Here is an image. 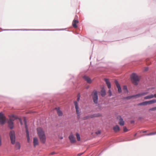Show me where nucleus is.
Listing matches in <instances>:
<instances>
[{
	"label": "nucleus",
	"instance_id": "obj_1",
	"mask_svg": "<svg viewBox=\"0 0 156 156\" xmlns=\"http://www.w3.org/2000/svg\"><path fill=\"white\" fill-rule=\"evenodd\" d=\"M37 131L40 141L42 143H44L46 141V136L44 131L40 127L37 128Z\"/></svg>",
	"mask_w": 156,
	"mask_h": 156
},
{
	"label": "nucleus",
	"instance_id": "obj_2",
	"mask_svg": "<svg viewBox=\"0 0 156 156\" xmlns=\"http://www.w3.org/2000/svg\"><path fill=\"white\" fill-rule=\"evenodd\" d=\"M140 78L135 73L132 74L131 76V80L132 83L135 85H137L140 80Z\"/></svg>",
	"mask_w": 156,
	"mask_h": 156
},
{
	"label": "nucleus",
	"instance_id": "obj_3",
	"mask_svg": "<svg viewBox=\"0 0 156 156\" xmlns=\"http://www.w3.org/2000/svg\"><path fill=\"white\" fill-rule=\"evenodd\" d=\"M16 117L12 115H11L9 117V119L8 121L9 127L11 129L13 128V121L16 119Z\"/></svg>",
	"mask_w": 156,
	"mask_h": 156
},
{
	"label": "nucleus",
	"instance_id": "obj_4",
	"mask_svg": "<svg viewBox=\"0 0 156 156\" xmlns=\"http://www.w3.org/2000/svg\"><path fill=\"white\" fill-rule=\"evenodd\" d=\"M156 103V99H152L148 101H146L137 104L138 106H146Z\"/></svg>",
	"mask_w": 156,
	"mask_h": 156
},
{
	"label": "nucleus",
	"instance_id": "obj_5",
	"mask_svg": "<svg viewBox=\"0 0 156 156\" xmlns=\"http://www.w3.org/2000/svg\"><path fill=\"white\" fill-rule=\"evenodd\" d=\"M9 135L11 143L12 144H14L16 141V136L14 131L12 130L9 132Z\"/></svg>",
	"mask_w": 156,
	"mask_h": 156
},
{
	"label": "nucleus",
	"instance_id": "obj_6",
	"mask_svg": "<svg viewBox=\"0 0 156 156\" xmlns=\"http://www.w3.org/2000/svg\"><path fill=\"white\" fill-rule=\"evenodd\" d=\"M93 99L94 102L96 104L97 103L98 101V96L97 91L94 90L92 93Z\"/></svg>",
	"mask_w": 156,
	"mask_h": 156
},
{
	"label": "nucleus",
	"instance_id": "obj_7",
	"mask_svg": "<svg viewBox=\"0 0 156 156\" xmlns=\"http://www.w3.org/2000/svg\"><path fill=\"white\" fill-rule=\"evenodd\" d=\"M74 104L76 110V112L77 115V118L79 119L80 118V112H79V108L77 102L76 101L74 102Z\"/></svg>",
	"mask_w": 156,
	"mask_h": 156
},
{
	"label": "nucleus",
	"instance_id": "obj_8",
	"mask_svg": "<svg viewBox=\"0 0 156 156\" xmlns=\"http://www.w3.org/2000/svg\"><path fill=\"white\" fill-rule=\"evenodd\" d=\"M24 121L25 122V128L26 129V132L27 133V142L29 143L30 142V136H29V133L28 131V129L27 127V122L26 120V119H24Z\"/></svg>",
	"mask_w": 156,
	"mask_h": 156
},
{
	"label": "nucleus",
	"instance_id": "obj_9",
	"mask_svg": "<svg viewBox=\"0 0 156 156\" xmlns=\"http://www.w3.org/2000/svg\"><path fill=\"white\" fill-rule=\"evenodd\" d=\"M5 122V118L4 115L0 113V124H3Z\"/></svg>",
	"mask_w": 156,
	"mask_h": 156
},
{
	"label": "nucleus",
	"instance_id": "obj_10",
	"mask_svg": "<svg viewBox=\"0 0 156 156\" xmlns=\"http://www.w3.org/2000/svg\"><path fill=\"white\" fill-rule=\"evenodd\" d=\"M148 94V92H141L139 94H136V98H137L143 96H145L147 94Z\"/></svg>",
	"mask_w": 156,
	"mask_h": 156
},
{
	"label": "nucleus",
	"instance_id": "obj_11",
	"mask_svg": "<svg viewBox=\"0 0 156 156\" xmlns=\"http://www.w3.org/2000/svg\"><path fill=\"white\" fill-rule=\"evenodd\" d=\"M156 98V94H151L150 95L147 96L144 98L145 100L152 99L153 98Z\"/></svg>",
	"mask_w": 156,
	"mask_h": 156
},
{
	"label": "nucleus",
	"instance_id": "obj_12",
	"mask_svg": "<svg viewBox=\"0 0 156 156\" xmlns=\"http://www.w3.org/2000/svg\"><path fill=\"white\" fill-rule=\"evenodd\" d=\"M115 83L118 88V92L119 93H120L122 92V90L120 84L116 80L115 81Z\"/></svg>",
	"mask_w": 156,
	"mask_h": 156
},
{
	"label": "nucleus",
	"instance_id": "obj_13",
	"mask_svg": "<svg viewBox=\"0 0 156 156\" xmlns=\"http://www.w3.org/2000/svg\"><path fill=\"white\" fill-rule=\"evenodd\" d=\"M83 78L87 81V82L89 83H90L92 82V80L90 79L88 76H84L83 77Z\"/></svg>",
	"mask_w": 156,
	"mask_h": 156
},
{
	"label": "nucleus",
	"instance_id": "obj_14",
	"mask_svg": "<svg viewBox=\"0 0 156 156\" xmlns=\"http://www.w3.org/2000/svg\"><path fill=\"white\" fill-rule=\"evenodd\" d=\"M119 124L120 126H123L124 125V121L121 116H119Z\"/></svg>",
	"mask_w": 156,
	"mask_h": 156
},
{
	"label": "nucleus",
	"instance_id": "obj_15",
	"mask_svg": "<svg viewBox=\"0 0 156 156\" xmlns=\"http://www.w3.org/2000/svg\"><path fill=\"white\" fill-rule=\"evenodd\" d=\"M33 144L34 147L38 144V141L36 137H34L33 139Z\"/></svg>",
	"mask_w": 156,
	"mask_h": 156
},
{
	"label": "nucleus",
	"instance_id": "obj_16",
	"mask_svg": "<svg viewBox=\"0 0 156 156\" xmlns=\"http://www.w3.org/2000/svg\"><path fill=\"white\" fill-rule=\"evenodd\" d=\"M20 144L19 142H16L15 143V149L16 150H19L20 148Z\"/></svg>",
	"mask_w": 156,
	"mask_h": 156
},
{
	"label": "nucleus",
	"instance_id": "obj_17",
	"mask_svg": "<svg viewBox=\"0 0 156 156\" xmlns=\"http://www.w3.org/2000/svg\"><path fill=\"white\" fill-rule=\"evenodd\" d=\"M79 21L78 20H74L73 22L72 25L74 28H76L77 27L76 24L78 23Z\"/></svg>",
	"mask_w": 156,
	"mask_h": 156
},
{
	"label": "nucleus",
	"instance_id": "obj_18",
	"mask_svg": "<svg viewBox=\"0 0 156 156\" xmlns=\"http://www.w3.org/2000/svg\"><path fill=\"white\" fill-rule=\"evenodd\" d=\"M69 139H70L71 143H74L76 142L75 138L73 136L70 135L69 136Z\"/></svg>",
	"mask_w": 156,
	"mask_h": 156
},
{
	"label": "nucleus",
	"instance_id": "obj_19",
	"mask_svg": "<svg viewBox=\"0 0 156 156\" xmlns=\"http://www.w3.org/2000/svg\"><path fill=\"white\" fill-rule=\"evenodd\" d=\"M113 129L115 132H118L120 131V128L118 125H116L113 127Z\"/></svg>",
	"mask_w": 156,
	"mask_h": 156
},
{
	"label": "nucleus",
	"instance_id": "obj_20",
	"mask_svg": "<svg viewBox=\"0 0 156 156\" xmlns=\"http://www.w3.org/2000/svg\"><path fill=\"white\" fill-rule=\"evenodd\" d=\"M105 80L107 85L108 88L109 89L111 87V83L109 82L108 80L107 79H105Z\"/></svg>",
	"mask_w": 156,
	"mask_h": 156
},
{
	"label": "nucleus",
	"instance_id": "obj_21",
	"mask_svg": "<svg viewBox=\"0 0 156 156\" xmlns=\"http://www.w3.org/2000/svg\"><path fill=\"white\" fill-rule=\"evenodd\" d=\"M91 115V118H93L94 117H101L102 116V115L100 113H97V114H94L93 115Z\"/></svg>",
	"mask_w": 156,
	"mask_h": 156
},
{
	"label": "nucleus",
	"instance_id": "obj_22",
	"mask_svg": "<svg viewBox=\"0 0 156 156\" xmlns=\"http://www.w3.org/2000/svg\"><path fill=\"white\" fill-rule=\"evenodd\" d=\"M55 109L56 110L57 112L58 113V115L59 116H61L62 115V113L61 111L59 108H55Z\"/></svg>",
	"mask_w": 156,
	"mask_h": 156
},
{
	"label": "nucleus",
	"instance_id": "obj_23",
	"mask_svg": "<svg viewBox=\"0 0 156 156\" xmlns=\"http://www.w3.org/2000/svg\"><path fill=\"white\" fill-rule=\"evenodd\" d=\"M132 98H136L135 95H134L132 96H129L125 97L124 99H130Z\"/></svg>",
	"mask_w": 156,
	"mask_h": 156
},
{
	"label": "nucleus",
	"instance_id": "obj_24",
	"mask_svg": "<svg viewBox=\"0 0 156 156\" xmlns=\"http://www.w3.org/2000/svg\"><path fill=\"white\" fill-rule=\"evenodd\" d=\"M105 90L104 89H102L101 91V94L102 96H104L105 95Z\"/></svg>",
	"mask_w": 156,
	"mask_h": 156
},
{
	"label": "nucleus",
	"instance_id": "obj_25",
	"mask_svg": "<svg viewBox=\"0 0 156 156\" xmlns=\"http://www.w3.org/2000/svg\"><path fill=\"white\" fill-rule=\"evenodd\" d=\"M91 115H89L87 116L83 117V120H86L88 119L91 118Z\"/></svg>",
	"mask_w": 156,
	"mask_h": 156
},
{
	"label": "nucleus",
	"instance_id": "obj_26",
	"mask_svg": "<svg viewBox=\"0 0 156 156\" xmlns=\"http://www.w3.org/2000/svg\"><path fill=\"white\" fill-rule=\"evenodd\" d=\"M76 136L78 141H80V135L78 133H76Z\"/></svg>",
	"mask_w": 156,
	"mask_h": 156
},
{
	"label": "nucleus",
	"instance_id": "obj_27",
	"mask_svg": "<svg viewBox=\"0 0 156 156\" xmlns=\"http://www.w3.org/2000/svg\"><path fill=\"white\" fill-rule=\"evenodd\" d=\"M156 134V132H152L145 134L146 135L149 136Z\"/></svg>",
	"mask_w": 156,
	"mask_h": 156
},
{
	"label": "nucleus",
	"instance_id": "obj_28",
	"mask_svg": "<svg viewBox=\"0 0 156 156\" xmlns=\"http://www.w3.org/2000/svg\"><path fill=\"white\" fill-rule=\"evenodd\" d=\"M123 89L124 90H126V92H128V90L127 89V87L126 86H124L123 87Z\"/></svg>",
	"mask_w": 156,
	"mask_h": 156
},
{
	"label": "nucleus",
	"instance_id": "obj_29",
	"mask_svg": "<svg viewBox=\"0 0 156 156\" xmlns=\"http://www.w3.org/2000/svg\"><path fill=\"white\" fill-rule=\"evenodd\" d=\"M128 131V130L126 127H123V131L124 132H127Z\"/></svg>",
	"mask_w": 156,
	"mask_h": 156
},
{
	"label": "nucleus",
	"instance_id": "obj_30",
	"mask_svg": "<svg viewBox=\"0 0 156 156\" xmlns=\"http://www.w3.org/2000/svg\"><path fill=\"white\" fill-rule=\"evenodd\" d=\"M156 110V107L153 108L149 109V111H154Z\"/></svg>",
	"mask_w": 156,
	"mask_h": 156
},
{
	"label": "nucleus",
	"instance_id": "obj_31",
	"mask_svg": "<svg viewBox=\"0 0 156 156\" xmlns=\"http://www.w3.org/2000/svg\"><path fill=\"white\" fill-rule=\"evenodd\" d=\"M101 133V131L100 130H98L96 132V133L97 134H99Z\"/></svg>",
	"mask_w": 156,
	"mask_h": 156
},
{
	"label": "nucleus",
	"instance_id": "obj_32",
	"mask_svg": "<svg viewBox=\"0 0 156 156\" xmlns=\"http://www.w3.org/2000/svg\"><path fill=\"white\" fill-rule=\"evenodd\" d=\"M108 93L109 94V95L110 96H111L112 95V92L111 90H109L108 91Z\"/></svg>",
	"mask_w": 156,
	"mask_h": 156
},
{
	"label": "nucleus",
	"instance_id": "obj_33",
	"mask_svg": "<svg viewBox=\"0 0 156 156\" xmlns=\"http://www.w3.org/2000/svg\"><path fill=\"white\" fill-rule=\"evenodd\" d=\"M83 153H80L78 154L77 155L78 156H80V155L83 154Z\"/></svg>",
	"mask_w": 156,
	"mask_h": 156
},
{
	"label": "nucleus",
	"instance_id": "obj_34",
	"mask_svg": "<svg viewBox=\"0 0 156 156\" xmlns=\"http://www.w3.org/2000/svg\"><path fill=\"white\" fill-rule=\"evenodd\" d=\"M148 68L146 67L144 71H147L148 70Z\"/></svg>",
	"mask_w": 156,
	"mask_h": 156
},
{
	"label": "nucleus",
	"instance_id": "obj_35",
	"mask_svg": "<svg viewBox=\"0 0 156 156\" xmlns=\"http://www.w3.org/2000/svg\"><path fill=\"white\" fill-rule=\"evenodd\" d=\"M20 124H21V125H22L23 124V123H22V120H21L20 119Z\"/></svg>",
	"mask_w": 156,
	"mask_h": 156
},
{
	"label": "nucleus",
	"instance_id": "obj_36",
	"mask_svg": "<svg viewBox=\"0 0 156 156\" xmlns=\"http://www.w3.org/2000/svg\"><path fill=\"white\" fill-rule=\"evenodd\" d=\"M55 154V152H53L51 153V155H53L54 154Z\"/></svg>",
	"mask_w": 156,
	"mask_h": 156
},
{
	"label": "nucleus",
	"instance_id": "obj_37",
	"mask_svg": "<svg viewBox=\"0 0 156 156\" xmlns=\"http://www.w3.org/2000/svg\"><path fill=\"white\" fill-rule=\"evenodd\" d=\"M80 99V97H78L77 98V101H79Z\"/></svg>",
	"mask_w": 156,
	"mask_h": 156
},
{
	"label": "nucleus",
	"instance_id": "obj_38",
	"mask_svg": "<svg viewBox=\"0 0 156 156\" xmlns=\"http://www.w3.org/2000/svg\"><path fill=\"white\" fill-rule=\"evenodd\" d=\"M147 132V131H144L143 132V133H146Z\"/></svg>",
	"mask_w": 156,
	"mask_h": 156
},
{
	"label": "nucleus",
	"instance_id": "obj_39",
	"mask_svg": "<svg viewBox=\"0 0 156 156\" xmlns=\"http://www.w3.org/2000/svg\"><path fill=\"white\" fill-rule=\"evenodd\" d=\"M136 134H137V133H135V134H134V136H136Z\"/></svg>",
	"mask_w": 156,
	"mask_h": 156
}]
</instances>
